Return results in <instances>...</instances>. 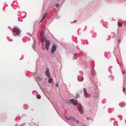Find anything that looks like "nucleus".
<instances>
[{
    "mask_svg": "<svg viewBox=\"0 0 126 126\" xmlns=\"http://www.w3.org/2000/svg\"><path fill=\"white\" fill-rule=\"evenodd\" d=\"M41 40L42 42L44 43L45 42V46L47 50V39L45 37V34L44 31H43L40 35Z\"/></svg>",
    "mask_w": 126,
    "mask_h": 126,
    "instance_id": "nucleus-1",
    "label": "nucleus"
},
{
    "mask_svg": "<svg viewBox=\"0 0 126 126\" xmlns=\"http://www.w3.org/2000/svg\"><path fill=\"white\" fill-rule=\"evenodd\" d=\"M13 35L16 36L18 35L20 33V31L18 28H14L12 31Z\"/></svg>",
    "mask_w": 126,
    "mask_h": 126,
    "instance_id": "nucleus-2",
    "label": "nucleus"
},
{
    "mask_svg": "<svg viewBox=\"0 0 126 126\" xmlns=\"http://www.w3.org/2000/svg\"><path fill=\"white\" fill-rule=\"evenodd\" d=\"M65 117L66 119L68 120H71L74 122L76 123L77 124H79V121L77 120H76L74 118L70 117L69 116H65Z\"/></svg>",
    "mask_w": 126,
    "mask_h": 126,
    "instance_id": "nucleus-3",
    "label": "nucleus"
},
{
    "mask_svg": "<svg viewBox=\"0 0 126 126\" xmlns=\"http://www.w3.org/2000/svg\"><path fill=\"white\" fill-rule=\"evenodd\" d=\"M71 103L73 104L75 106H76L78 104L77 100L74 99H72L69 100Z\"/></svg>",
    "mask_w": 126,
    "mask_h": 126,
    "instance_id": "nucleus-4",
    "label": "nucleus"
},
{
    "mask_svg": "<svg viewBox=\"0 0 126 126\" xmlns=\"http://www.w3.org/2000/svg\"><path fill=\"white\" fill-rule=\"evenodd\" d=\"M56 49V46L54 44H53L52 47L51 53L52 54L53 53L55 52Z\"/></svg>",
    "mask_w": 126,
    "mask_h": 126,
    "instance_id": "nucleus-5",
    "label": "nucleus"
},
{
    "mask_svg": "<svg viewBox=\"0 0 126 126\" xmlns=\"http://www.w3.org/2000/svg\"><path fill=\"white\" fill-rule=\"evenodd\" d=\"M83 79V78L82 76L80 75H78V80L79 81H82Z\"/></svg>",
    "mask_w": 126,
    "mask_h": 126,
    "instance_id": "nucleus-6",
    "label": "nucleus"
},
{
    "mask_svg": "<svg viewBox=\"0 0 126 126\" xmlns=\"http://www.w3.org/2000/svg\"><path fill=\"white\" fill-rule=\"evenodd\" d=\"M78 109L80 113L81 114H83V108L81 106L80 108H78Z\"/></svg>",
    "mask_w": 126,
    "mask_h": 126,
    "instance_id": "nucleus-7",
    "label": "nucleus"
},
{
    "mask_svg": "<svg viewBox=\"0 0 126 126\" xmlns=\"http://www.w3.org/2000/svg\"><path fill=\"white\" fill-rule=\"evenodd\" d=\"M83 90L84 95L85 98H87V91L86 89L85 88H83Z\"/></svg>",
    "mask_w": 126,
    "mask_h": 126,
    "instance_id": "nucleus-8",
    "label": "nucleus"
},
{
    "mask_svg": "<svg viewBox=\"0 0 126 126\" xmlns=\"http://www.w3.org/2000/svg\"><path fill=\"white\" fill-rule=\"evenodd\" d=\"M91 80L92 81H93V82L95 81V82L97 80V78L95 76H93L91 78Z\"/></svg>",
    "mask_w": 126,
    "mask_h": 126,
    "instance_id": "nucleus-9",
    "label": "nucleus"
},
{
    "mask_svg": "<svg viewBox=\"0 0 126 126\" xmlns=\"http://www.w3.org/2000/svg\"><path fill=\"white\" fill-rule=\"evenodd\" d=\"M119 105L121 107H123L126 104L124 102H122L120 103L119 104Z\"/></svg>",
    "mask_w": 126,
    "mask_h": 126,
    "instance_id": "nucleus-10",
    "label": "nucleus"
},
{
    "mask_svg": "<svg viewBox=\"0 0 126 126\" xmlns=\"http://www.w3.org/2000/svg\"><path fill=\"white\" fill-rule=\"evenodd\" d=\"M28 107V106L27 104H25L24 106V108L25 109H27Z\"/></svg>",
    "mask_w": 126,
    "mask_h": 126,
    "instance_id": "nucleus-11",
    "label": "nucleus"
},
{
    "mask_svg": "<svg viewBox=\"0 0 126 126\" xmlns=\"http://www.w3.org/2000/svg\"><path fill=\"white\" fill-rule=\"evenodd\" d=\"M106 23H104L103 24V26H104L106 28H107L108 27V24H106Z\"/></svg>",
    "mask_w": 126,
    "mask_h": 126,
    "instance_id": "nucleus-12",
    "label": "nucleus"
},
{
    "mask_svg": "<svg viewBox=\"0 0 126 126\" xmlns=\"http://www.w3.org/2000/svg\"><path fill=\"white\" fill-rule=\"evenodd\" d=\"M50 77V72L48 69V78H49Z\"/></svg>",
    "mask_w": 126,
    "mask_h": 126,
    "instance_id": "nucleus-13",
    "label": "nucleus"
},
{
    "mask_svg": "<svg viewBox=\"0 0 126 126\" xmlns=\"http://www.w3.org/2000/svg\"><path fill=\"white\" fill-rule=\"evenodd\" d=\"M118 25L119 27H120L122 26V24L119 22H118Z\"/></svg>",
    "mask_w": 126,
    "mask_h": 126,
    "instance_id": "nucleus-14",
    "label": "nucleus"
},
{
    "mask_svg": "<svg viewBox=\"0 0 126 126\" xmlns=\"http://www.w3.org/2000/svg\"><path fill=\"white\" fill-rule=\"evenodd\" d=\"M36 97L38 99H40L41 98V96L39 94H37L36 95Z\"/></svg>",
    "mask_w": 126,
    "mask_h": 126,
    "instance_id": "nucleus-15",
    "label": "nucleus"
},
{
    "mask_svg": "<svg viewBox=\"0 0 126 126\" xmlns=\"http://www.w3.org/2000/svg\"><path fill=\"white\" fill-rule=\"evenodd\" d=\"M37 79L39 81H41L42 80V78L40 77H37Z\"/></svg>",
    "mask_w": 126,
    "mask_h": 126,
    "instance_id": "nucleus-16",
    "label": "nucleus"
},
{
    "mask_svg": "<svg viewBox=\"0 0 126 126\" xmlns=\"http://www.w3.org/2000/svg\"><path fill=\"white\" fill-rule=\"evenodd\" d=\"M52 78H49L48 81V82L49 83H50L51 81H52Z\"/></svg>",
    "mask_w": 126,
    "mask_h": 126,
    "instance_id": "nucleus-17",
    "label": "nucleus"
},
{
    "mask_svg": "<svg viewBox=\"0 0 126 126\" xmlns=\"http://www.w3.org/2000/svg\"><path fill=\"white\" fill-rule=\"evenodd\" d=\"M79 97V93H77L76 95V97L75 98H78Z\"/></svg>",
    "mask_w": 126,
    "mask_h": 126,
    "instance_id": "nucleus-18",
    "label": "nucleus"
},
{
    "mask_svg": "<svg viewBox=\"0 0 126 126\" xmlns=\"http://www.w3.org/2000/svg\"><path fill=\"white\" fill-rule=\"evenodd\" d=\"M45 73L46 76L47 77V68H46V70Z\"/></svg>",
    "mask_w": 126,
    "mask_h": 126,
    "instance_id": "nucleus-19",
    "label": "nucleus"
},
{
    "mask_svg": "<svg viewBox=\"0 0 126 126\" xmlns=\"http://www.w3.org/2000/svg\"><path fill=\"white\" fill-rule=\"evenodd\" d=\"M109 78L110 79H114V77L112 76H110L109 77Z\"/></svg>",
    "mask_w": 126,
    "mask_h": 126,
    "instance_id": "nucleus-20",
    "label": "nucleus"
},
{
    "mask_svg": "<svg viewBox=\"0 0 126 126\" xmlns=\"http://www.w3.org/2000/svg\"><path fill=\"white\" fill-rule=\"evenodd\" d=\"M47 13H45V14H44V16H43V17L45 18V17L47 15Z\"/></svg>",
    "mask_w": 126,
    "mask_h": 126,
    "instance_id": "nucleus-21",
    "label": "nucleus"
},
{
    "mask_svg": "<svg viewBox=\"0 0 126 126\" xmlns=\"http://www.w3.org/2000/svg\"><path fill=\"white\" fill-rule=\"evenodd\" d=\"M59 4L58 3H56V5H55L56 7V8L58 7V6H59Z\"/></svg>",
    "mask_w": 126,
    "mask_h": 126,
    "instance_id": "nucleus-22",
    "label": "nucleus"
},
{
    "mask_svg": "<svg viewBox=\"0 0 126 126\" xmlns=\"http://www.w3.org/2000/svg\"><path fill=\"white\" fill-rule=\"evenodd\" d=\"M50 42L49 40H48V47L50 45Z\"/></svg>",
    "mask_w": 126,
    "mask_h": 126,
    "instance_id": "nucleus-23",
    "label": "nucleus"
},
{
    "mask_svg": "<svg viewBox=\"0 0 126 126\" xmlns=\"http://www.w3.org/2000/svg\"><path fill=\"white\" fill-rule=\"evenodd\" d=\"M44 19L43 17H42V19L40 21L39 23H40Z\"/></svg>",
    "mask_w": 126,
    "mask_h": 126,
    "instance_id": "nucleus-24",
    "label": "nucleus"
},
{
    "mask_svg": "<svg viewBox=\"0 0 126 126\" xmlns=\"http://www.w3.org/2000/svg\"><path fill=\"white\" fill-rule=\"evenodd\" d=\"M121 40L120 39H119L118 41V43H119L121 42Z\"/></svg>",
    "mask_w": 126,
    "mask_h": 126,
    "instance_id": "nucleus-25",
    "label": "nucleus"
},
{
    "mask_svg": "<svg viewBox=\"0 0 126 126\" xmlns=\"http://www.w3.org/2000/svg\"><path fill=\"white\" fill-rule=\"evenodd\" d=\"M121 67L122 70H124V68L123 66H121Z\"/></svg>",
    "mask_w": 126,
    "mask_h": 126,
    "instance_id": "nucleus-26",
    "label": "nucleus"
},
{
    "mask_svg": "<svg viewBox=\"0 0 126 126\" xmlns=\"http://www.w3.org/2000/svg\"><path fill=\"white\" fill-rule=\"evenodd\" d=\"M55 85L56 87H58V84L57 83H56Z\"/></svg>",
    "mask_w": 126,
    "mask_h": 126,
    "instance_id": "nucleus-27",
    "label": "nucleus"
},
{
    "mask_svg": "<svg viewBox=\"0 0 126 126\" xmlns=\"http://www.w3.org/2000/svg\"><path fill=\"white\" fill-rule=\"evenodd\" d=\"M77 54L76 53H75V54H74V57L73 58H74L75 56H76L77 55Z\"/></svg>",
    "mask_w": 126,
    "mask_h": 126,
    "instance_id": "nucleus-28",
    "label": "nucleus"
},
{
    "mask_svg": "<svg viewBox=\"0 0 126 126\" xmlns=\"http://www.w3.org/2000/svg\"><path fill=\"white\" fill-rule=\"evenodd\" d=\"M125 88H123V91L124 92H125Z\"/></svg>",
    "mask_w": 126,
    "mask_h": 126,
    "instance_id": "nucleus-29",
    "label": "nucleus"
},
{
    "mask_svg": "<svg viewBox=\"0 0 126 126\" xmlns=\"http://www.w3.org/2000/svg\"><path fill=\"white\" fill-rule=\"evenodd\" d=\"M34 43H35V42H34V43H33V44L32 46V48L33 49H34Z\"/></svg>",
    "mask_w": 126,
    "mask_h": 126,
    "instance_id": "nucleus-30",
    "label": "nucleus"
},
{
    "mask_svg": "<svg viewBox=\"0 0 126 126\" xmlns=\"http://www.w3.org/2000/svg\"><path fill=\"white\" fill-rule=\"evenodd\" d=\"M80 73L82 75V74L83 73V72L82 71H81L80 72Z\"/></svg>",
    "mask_w": 126,
    "mask_h": 126,
    "instance_id": "nucleus-31",
    "label": "nucleus"
},
{
    "mask_svg": "<svg viewBox=\"0 0 126 126\" xmlns=\"http://www.w3.org/2000/svg\"><path fill=\"white\" fill-rule=\"evenodd\" d=\"M88 120H89V119H90V118H89V117H88V118H86Z\"/></svg>",
    "mask_w": 126,
    "mask_h": 126,
    "instance_id": "nucleus-32",
    "label": "nucleus"
},
{
    "mask_svg": "<svg viewBox=\"0 0 126 126\" xmlns=\"http://www.w3.org/2000/svg\"><path fill=\"white\" fill-rule=\"evenodd\" d=\"M92 69L95 72V71L94 70V68H92Z\"/></svg>",
    "mask_w": 126,
    "mask_h": 126,
    "instance_id": "nucleus-33",
    "label": "nucleus"
},
{
    "mask_svg": "<svg viewBox=\"0 0 126 126\" xmlns=\"http://www.w3.org/2000/svg\"><path fill=\"white\" fill-rule=\"evenodd\" d=\"M76 22V20H75V21H74V23H75V22Z\"/></svg>",
    "mask_w": 126,
    "mask_h": 126,
    "instance_id": "nucleus-34",
    "label": "nucleus"
},
{
    "mask_svg": "<svg viewBox=\"0 0 126 126\" xmlns=\"http://www.w3.org/2000/svg\"><path fill=\"white\" fill-rule=\"evenodd\" d=\"M17 124H16V125H15V126H17Z\"/></svg>",
    "mask_w": 126,
    "mask_h": 126,
    "instance_id": "nucleus-35",
    "label": "nucleus"
},
{
    "mask_svg": "<svg viewBox=\"0 0 126 126\" xmlns=\"http://www.w3.org/2000/svg\"><path fill=\"white\" fill-rule=\"evenodd\" d=\"M22 126V125H20V126Z\"/></svg>",
    "mask_w": 126,
    "mask_h": 126,
    "instance_id": "nucleus-36",
    "label": "nucleus"
},
{
    "mask_svg": "<svg viewBox=\"0 0 126 126\" xmlns=\"http://www.w3.org/2000/svg\"><path fill=\"white\" fill-rule=\"evenodd\" d=\"M125 122L126 123V120L125 121Z\"/></svg>",
    "mask_w": 126,
    "mask_h": 126,
    "instance_id": "nucleus-37",
    "label": "nucleus"
}]
</instances>
